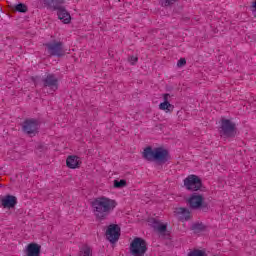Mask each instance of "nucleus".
Returning <instances> with one entry per match:
<instances>
[{"instance_id":"nucleus-1","label":"nucleus","mask_w":256,"mask_h":256,"mask_svg":"<svg viewBox=\"0 0 256 256\" xmlns=\"http://www.w3.org/2000/svg\"><path fill=\"white\" fill-rule=\"evenodd\" d=\"M91 206L96 219L98 221H105L113 213L115 207H117V201L102 196L94 199Z\"/></svg>"},{"instance_id":"nucleus-2","label":"nucleus","mask_w":256,"mask_h":256,"mask_svg":"<svg viewBox=\"0 0 256 256\" xmlns=\"http://www.w3.org/2000/svg\"><path fill=\"white\" fill-rule=\"evenodd\" d=\"M143 157L146 159V161H157V163H160V165L167 163V161L171 159L169 150L162 147L153 149L151 146L144 149Z\"/></svg>"},{"instance_id":"nucleus-3","label":"nucleus","mask_w":256,"mask_h":256,"mask_svg":"<svg viewBox=\"0 0 256 256\" xmlns=\"http://www.w3.org/2000/svg\"><path fill=\"white\" fill-rule=\"evenodd\" d=\"M219 133L221 137L233 139L237 136V125L229 119H222Z\"/></svg>"},{"instance_id":"nucleus-4","label":"nucleus","mask_w":256,"mask_h":256,"mask_svg":"<svg viewBox=\"0 0 256 256\" xmlns=\"http://www.w3.org/2000/svg\"><path fill=\"white\" fill-rule=\"evenodd\" d=\"M190 209H200L203 213L209 211V204L204 201L203 195L193 193L187 200Z\"/></svg>"},{"instance_id":"nucleus-5","label":"nucleus","mask_w":256,"mask_h":256,"mask_svg":"<svg viewBox=\"0 0 256 256\" xmlns=\"http://www.w3.org/2000/svg\"><path fill=\"white\" fill-rule=\"evenodd\" d=\"M130 252L134 256H143L147 253V242L139 237L134 238L130 244Z\"/></svg>"},{"instance_id":"nucleus-6","label":"nucleus","mask_w":256,"mask_h":256,"mask_svg":"<svg viewBox=\"0 0 256 256\" xmlns=\"http://www.w3.org/2000/svg\"><path fill=\"white\" fill-rule=\"evenodd\" d=\"M49 55L52 57H63L65 55V49L63 48V42L53 40L52 42H48L44 44Z\"/></svg>"},{"instance_id":"nucleus-7","label":"nucleus","mask_w":256,"mask_h":256,"mask_svg":"<svg viewBox=\"0 0 256 256\" xmlns=\"http://www.w3.org/2000/svg\"><path fill=\"white\" fill-rule=\"evenodd\" d=\"M22 131L29 135V137H35L36 133H39V120L37 119H26L22 125Z\"/></svg>"},{"instance_id":"nucleus-8","label":"nucleus","mask_w":256,"mask_h":256,"mask_svg":"<svg viewBox=\"0 0 256 256\" xmlns=\"http://www.w3.org/2000/svg\"><path fill=\"white\" fill-rule=\"evenodd\" d=\"M184 186L188 191H199L203 187V181L197 175H189L184 179Z\"/></svg>"},{"instance_id":"nucleus-9","label":"nucleus","mask_w":256,"mask_h":256,"mask_svg":"<svg viewBox=\"0 0 256 256\" xmlns=\"http://www.w3.org/2000/svg\"><path fill=\"white\" fill-rule=\"evenodd\" d=\"M121 237V228L117 224H110L106 230V238L110 243H117Z\"/></svg>"},{"instance_id":"nucleus-10","label":"nucleus","mask_w":256,"mask_h":256,"mask_svg":"<svg viewBox=\"0 0 256 256\" xmlns=\"http://www.w3.org/2000/svg\"><path fill=\"white\" fill-rule=\"evenodd\" d=\"M43 87H48L52 91H57L59 89V79L55 74H48L42 79Z\"/></svg>"},{"instance_id":"nucleus-11","label":"nucleus","mask_w":256,"mask_h":256,"mask_svg":"<svg viewBox=\"0 0 256 256\" xmlns=\"http://www.w3.org/2000/svg\"><path fill=\"white\" fill-rule=\"evenodd\" d=\"M53 10L57 11L58 19H60L62 23H65L66 25L71 23V14H69L63 6L56 5Z\"/></svg>"},{"instance_id":"nucleus-12","label":"nucleus","mask_w":256,"mask_h":256,"mask_svg":"<svg viewBox=\"0 0 256 256\" xmlns=\"http://www.w3.org/2000/svg\"><path fill=\"white\" fill-rule=\"evenodd\" d=\"M152 227L162 237L167 238V237H169V235H171L169 233V231L167 230V224H163V223L159 222L157 219H152Z\"/></svg>"},{"instance_id":"nucleus-13","label":"nucleus","mask_w":256,"mask_h":256,"mask_svg":"<svg viewBox=\"0 0 256 256\" xmlns=\"http://www.w3.org/2000/svg\"><path fill=\"white\" fill-rule=\"evenodd\" d=\"M174 214L179 217V220L183 222L185 221H191L193 219V216L191 215V211L187 208L179 207L175 208Z\"/></svg>"},{"instance_id":"nucleus-14","label":"nucleus","mask_w":256,"mask_h":256,"mask_svg":"<svg viewBox=\"0 0 256 256\" xmlns=\"http://www.w3.org/2000/svg\"><path fill=\"white\" fill-rule=\"evenodd\" d=\"M1 205L4 209H13L17 205V197L8 194L1 199Z\"/></svg>"},{"instance_id":"nucleus-15","label":"nucleus","mask_w":256,"mask_h":256,"mask_svg":"<svg viewBox=\"0 0 256 256\" xmlns=\"http://www.w3.org/2000/svg\"><path fill=\"white\" fill-rule=\"evenodd\" d=\"M26 256H41V245L30 243L25 249Z\"/></svg>"},{"instance_id":"nucleus-16","label":"nucleus","mask_w":256,"mask_h":256,"mask_svg":"<svg viewBox=\"0 0 256 256\" xmlns=\"http://www.w3.org/2000/svg\"><path fill=\"white\" fill-rule=\"evenodd\" d=\"M66 165L69 167V169H77L79 168V165H81V160L78 156H68L66 160Z\"/></svg>"},{"instance_id":"nucleus-17","label":"nucleus","mask_w":256,"mask_h":256,"mask_svg":"<svg viewBox=\"0 0 256 256\" xmlns=\"http://www.w3.org/2000/svg\"><path fill=\"white\" fill-rule=\"evenodd\" d=\"M159 109H161V111H166V113H173L175 106L169 102H162L159 105Z\"/></svg>"},{"instance_id":"nucleus-18","label":"nucleus","mask_w":256,"mask_h":256,"mask_svg":"<svg viewBox=\"0 0 256 256\" xmlns=\"http://www.w3.org/2000/svg\"><path fill=\"white\" fill-rule=\"evenodd\" d=\"M191 230L194 231V233H201V231H205V225L203 222H196L192 224Z\"/></svg>"},{"instance_id":"nucleus-19","label":"nucleus","mask_w":256,"mask_h":256,"mask_svg":"<svg viewBox=\"0 0 256 256\" xmlns=\"http://www.w3.org/2000/svg\"><path fill=\"white\" fill-rule=\"evenodd\" d=\"M44 5H47V7H52V9L55 8V6H60L63 3V0H43Z\"/></svg>"},{"instance_id":"nucleus-20","label":"nucleus","mask_w":256,"mask_h":256,"mask_svg":"<svg viewBox=\"0 0 256 256\" xmlns=\"http://www.w3.org/2000/svg\"><path fill=\"white\" fill-rule=\"evenodd\" d=\"M80 256H93V250L88 245H84L80 250Z\"/></svg>"},{"instance_id":"nucleus-21","label":"nucleus","mask_w":256,"mask_h":256,"mask_svg":"<svg viewBox=\"0 0 256 256\" xmlns=\"http://www.w3.org/2000/svg\"><path fill=\"white\" fill-rule=\"evenodd\" d=\"M114 187L115 189H123V187H127V180H114Z\"/></svg>"},{"instance_id":"nucleus-22","label":"nucleus","mask_w":256,"mask_h":256,"mask_svg":"<svg viewBox=\"0 0 256 256\" xmlns=\"http://www.w3.org/2000/svg\"><path fill=\"white\" fill-rule=\"evenodd\" d=\"M188 256H207V252L204 250L194 249L188 253Z\"/></svg>"},{"instance_id":"nucleus-23","label":"nucleus","mask_w":256,"mask_h":256,"mask_svg":"<svg viewBox=\"0 0 256 256\" xmlns=\"http://www.w3.org/2000/svg\"><path fill=\"white\" fill-rule=\"evenodd\" d=\"M15 10L18 11V13H27L28 8L27 5L20 3L15 6Z\"/></svg>"},{"instance_id":"nucleus-24","label":"nucleus","mask_w":256,"mask_h":256,"mask_svg":"<svg viewBox=\"0 0 256 256\" xmlns=\"http://www.w3.org/2000/svg\"><path fill=\"white\" fill-rule=\"evenodd\" d=\"M187 65V60L185 58H180L177 62V67H185Z\"/></svg>"},{"instance_id":"nucleus-25","label":"nucleus","mask_w":256,"mask_h":256,"mask_svg":"<svg viewBox=\"0 0 256 256\" xmlns=\"http://www.w3.org/2000/svg\"><path fill=\"white\" fill-rule=\"evenodd\" d=\"M128 61L132 64L135 65V63H137V61H139V58L135 57V56H130L128 58Z\"/></svg>"},{"instance_id":"nucleus-26","label":"nucleus","mask_w":256,"mask_h":256,"mask_svg":"<svg viewBox=\"0 0 256 256\" xmlns=\"http://www.w3.org/2000/svg\"><path fill=\"white\" fill-rule=\"evenodd\" d=\"M164 103H169V94H164Z\"/></svg>"},{"instance_id":"nucleus-27","label":"nucleus","mask_w":256,"mask_h":256,"mask_svg":"<svg viewBox=\"0 0 256 256\" xmlns=\"http://www.w3.org/2000/svg\"><path fill=\"white\" fill-rule=\"evenodd\" d=\"M252 8L256 11V0L252 2Z\"/></svg>"}]
</instances>
